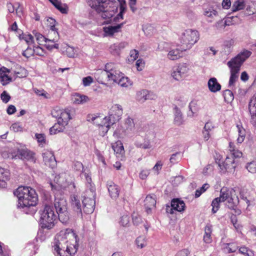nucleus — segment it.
Here are the masks:
<instances>
[{
    "mask_svg": "<svg viewBox=\"0 0 256 256\" xmlns=\"http://www.w3.org/2000/svg\"><path fill=\"white\" fill-rule=\"evenodd\" d=\"M79 238L70 228L62 230L57 234L54 242V250L57 256H72L78 250Z\"/></svg>",
    "mask_w": 256,
    "mask_h": 256,
    "instance_id": "f257e3e1",
    "label": "nucleus"
},
{
    "mask_svg": "<svg viewBox=\"0 0 256 256\" xmlns=\"http://www.w3.org/2000/svg\"><path fill=\"white\" fill-rule=\"evenodd\" d=\"M251 54V52L244 50L227 62V66L230 70L229 87L232 86L238 80L242 66Z\"/></svg>",
    "mask_w": 256,
    "mask_h": 256,
    "instance_id": "f03ea898",
    "label": "nucleus"
},
{
    "mask_svg": "<svg viewBox=\"0 0 256 256\" xmlns=\"http://www.w3.org/2000/svg\"><path fill=\"white\" fill-rule=\"evenodd\" d=\"M18 198L19 208H28L36 204L37 194L34 189L28 186H19L14 192Z\"/></svg>",
    "mask_w": 256,
    "mask_h": 256,
    "instance_id": "7ed1b4c3",
    "label": "nucleus"
},
{
    "mask_svg": "<svg viewBox=\"0 0 256 256\" xmlns=\"http://www.w3.org/2000/svg\"><path fill=\"white\" fill-rule=\"evenodd\" d=\"M88 120L99 126L102 136L107 133L110 126L115 123V120H112V116H104L98 114L88 115Z\"/></svg>",
    "mask_w": 256,
    "mask_h": 256,
    "instance_id": "20e7f679",
    "label": "nucleus"
},
{
    "mask_svg": "<svg viewBox=\"0 0 256 256\" xmlns=\"http://www.w3.org/2000/svg\"><path fill=\"white\" fill-rule=\"evenodd\" d=\"M200 38L199 32L193 29H187L180 34L179 40L184 50H189L196 44Z\"/></svg>",
    "mask_w": 256,
    "mask_h": 256,
    "instance_id": "39448f33",
    "label": "nucleus"
},
{
    "mask_svg": "<svg viewBox=\"0 0 256 256\" xmlns=\"http://www.w3.org/2000/svg\"><path fill=\"white\" fill-rule=\"evenodd\" d=\"M57 220V215L54 214L53 208L46 205L41 214L40 224L42 228L50 230L54 228Z\"/></svg>",
    "mask_w": 256,
    "mask_h": 256,
    "instance_id": "423d86ee",
    "label": "nucleus"
},
{
    "mask_svg": "<svg viewBox=\"0 0 256 256\" xmlns=\"http://www.w3.org/2000/svg\"><path fill=\"white\" fill-rule=\"evenodd\" d=\"M220 196L222 202H225L226 205L230 209H234L239 203L238 197L234 188H222L220 192Z\"/></svg>",
    "mask_w": 256,
    "mask_h": 256,
    "instance_id": "0eeeda50",
    "label": "nucleus"
},
{
    "mask_svg": "<svg viewBox=\"0 0 256 256\" xmlns=\"http://www.w3.org/2000/svg\"><path fill=\"white\" fill-rule=\"evenodd\" d=\"M54 206L58 215L59 220L63 224L69 220L70 216L68 212L67 202L63 197H55Z\"/></svg>",
    "mask_w": 256,
    "mask_h": 256,
    "instance_id": "6e6552de",
    "label": "nucleus"
},
{
    "mask_svg": "<svg viewBox=\"0 0 256 256\" xmlns=\"http://www.w3.org/2000/svg\"><path fill=\"white\" fill-rule=\"evenodd\" d=\"M95 196L96 192L94 188H91L86 191L82 200V210L84 213L90 214L93 212L96 205Z\"/></svg>",
    "mask_w": 256,
    "mask_h": 256,
    "instance_id": "1a4fd4ad",
    "label": "nucleus"
},
{
    "mask_svg": "<svg viewBox=\"0 0 256 256\" xmlns=\"http://www.w3.org/2000/svg\"><path fill=\"white\" fill-rule=\"evenodd\" d=\"M122 74L113 63H108L105 66V70L101 72L100 76L102 78H106L108 81L117 82Z\"/></svg>",
    "mask_w": 256,
    "mask_h": 256,
    "instance_id": "9d476101",
    "label": "nucleus"
},
{
    "mask_svg": "<svg viewBox=\"0 0 256 256\" xmlns=\"http://www.w3.org/2000/svg\"><path fill=\"white\" fill-rule=\"evenodd\" d=\"M134 120L128 117L125 120L124 126L118 127L114 132V136L118 138H123L132 133L134 130Z\"/></svg>",
    "mask_w": 256,
    "mask_h": 256,
    "instance_id": "9b49d317",
    "label": "nucleus"
},
{
    "mask_svg": "<svg viewBox=\"0 0 256 256\" xmlns=\"http://www.w3.org/2000/svg\"><path fill=\"white\" fill-rule=\"evenodd\" d=\"M71 112L70 110L68 108L65 110L54 108L52 111V115L58 119L59 123L66 126L72 118Z\"/></svg>",
    "mask_w": 256,
    "mask_h": 256,
    "instance_id": "f8f14e48",
    "label": "nucleus"
},
{
    "mask_svg": "<svg viewBox=\"0 0 256 256\" xmlns=\"http://www.w3.org/2000/svg\"><path fill=\"white\" fill-rule=\"evenodd\" d=\"M218 166L222 173L232 172H234L236 164L233 158L226 157L224 162L218 163Z\"/></svg>",
    "mask_w": 256,
    "mask_h": 256,
    "instance_id": "ddd939ff",
    "label": "nucleus"
},
{
    "mask_svg": "<svg viewBox=\"0 0 256 256\" xmlns=\"http://www.w3.org/2000/svg\"><path fill=\"white\" fill-rule=\"evenodd\" d=\"M33 34L38 44H42L43 42H44L46 43L45 46L46 48L50 50H52L53 48H58L59 45L58 44H54L53 45L50 44L48 43L46 37H45L42 34L36 32H33Z\"/></svg>",
    "mask_w": 256,
    "mask_h": 256,
    "instance_id": "4468645a",
    "label": "nucleus"
},
{
    "mask_svg": "<svg viewBox=\"0 0 256 256\" xmlns=\"http://www.w3.org/2000/svg\"><path fill=\"white\" fill-rule=\"evenodd\" d=\"M123 114L122 106L118 104L113 105L110 110V114L108 116H112V120L118 121Z\"/></svg>",
    "mask_w": 256,
    "mask_h": 256,
    "instance_id": "2eb2a0df",
    "label": "nucleus"
},
{
    "mask_svg": "<svg viewBox=\"0 0 256 256\" xmlns=\"http://www.w3.org/2000/svg\"><path fill=\"white\" fill-rule=\"evenodd\" d=\"M43 160L48 166L54 168L56 165V160L52 152L46 150L42 153Z\"/></svg>",
    "mask_w": 256,
    "mask_h": 256,
    "instance_id": "dca6fc26",
    "label": "nucleus"
},
{
    "mask_svg": "<svg viewBox=\"0 0 256 256\" xmlns=\"http://www.w3.org/2000/svg\"><path fill=\"white\" fill-rule=\"evenodd\" d=\"M114 0H88L89 6L96 12L104 10V6L108 4L107 2H112Z\"/></svg>",
    "mask_w": 256,
    "mask_h": 256,
    "instance_id": "f3484780",
    "label": "nucleus"
},
{
    "mask_svg": "<svg viewBox=\"0 0 256 256\" xmlns=\"http://www.w3.org/2000/svg\"><path fill=\"white\" fill-rule=\"evenodd\" d=\"M156 204V195L154 194L148 195L144 200V206L146 212L150 214L152 210L155 208Z\"/></svg>",
    "mask_w": 256,
    "mask_h": 256,
    "instance_id": "a211bd4d",
    "label": "nucleus"
},
{
    "mask_svg": "<svg viewBox=\"0 0 256 256\" xmlns=\"http://www.w3.org/2000/svg\"><path fill=\"white\" fill-rule=\"evenodd\" d=\"M155 98L154 94L146 90H141L136 93V98L141 102H144L148 100H154Z\"/></svg>",
    "mask_w": 256,
    "mask_h": 256,
    "instance_id": "6ab92c4d",
    "label": "nucleus"
},
{
    "mask_svg": "<svg viewBox=\"0 0 256 256\" xmlns=\"http://www.w3.org/2000/svg\"><path fill=\"white\" fill-rule=\"evenodd\" d=\"M72 206L78 214L82 216V211L79 197L77 194H72L70 196Z\"/></svg>",
    "mask_w": 256,
    "mask_h": 256,
    "instance_id": "aec40b11",
    "label": "nucleus"
},
{
    "mask_svg": "<svg viewBox=\"0 0 256 256\" xmlns=\"http://www.w3.org/2000/svg\"><path fill=\"white\" fill-rule=\"evenodd\" d=\"M18 157L22 160L35 162L34 154L28 149H21L18 152Z\"/></svg>",
    "mask_w": 256,
    "mask_h": 256,
    "instance_id": "412c9836",
    "label": "nucleus"
},
{
    "mask_svg": "<svg viewBox=\"0 0 256 256\" xmlns=\"http://www.w3.org/2000/svg\"><path fill=\"white\" fill-rule=\"evenodd\" d=\"M72 100L74 104H82L90 100L89 98L85 95L75 93L72 96Z\"/></svg>",
    "mask_w": 256,
    "mask_h": 256,
    "instance_id": "4be33fe9",
    "label": "nucleus"
},
{
    "mask_svg": "<svg viewBox=\"0 0 256 256\" xmlns=\"http://www.w3.org/2000/svg\"><path fill=\"white\" fill-rule=\"evenodd\" d=\"M108 191L112 199H116L119 196L120 190L118 186L112 182L108 183Z\"/></svg>",
    "mask_w": 256,
    "mask_h": 256,
    "instance_id": "5701e85b",
    "label": "nucleus"
},
{
    "mask_svg": "<svg viewBox=\"0 0 256 256\" xmlns=\"http://www.w3.org/2000/svg\"><path fill=\"white\" fill-rule=\"evenodd\" d=\"M208 85L209 90L212 92H216L221 89V85L215 78H210L208 81Z\"/></svg>",
    "mask_w": 256,
    "mask_h": 256,
    "instance_id": "b1692460",
    "label": "nucleus"
},
{
    "mask_svg": "<svg viewBox=\"0 0 256 256\" xmlns=\"http://www.w3.org/2000/svg\"><path fill=\"white\" fill-rule=\"evenodd\" d=\"M128 43L126 42L114 44L110 47V51L114 55L118 54L120 50L126 47Z\"/></svg>",
    "mask_w": 256,
    "mask_h": 256,
    "instance_id": "393cba45",
    "label": "nucleus"
},
{
    "mask_svg": "<svg viewBox=\"0 0 256 256\" xmlns=\"http://www.w3.org/2000/svg\"><path fill=\"white\" fill-rule=\"evenodd\" d=\"M60 36L57 29H52L48 31L46 37L48 43L53 42L54 44H57L56 42L58 40Z\"/></svg>",
    "mask_w": 256,
    "mask_h": 256,
    "instance_id": "a878e982",
    "label": "nucleus"
},
{
    "mask_svg": "<svg viewBox=\"0 0 256 256\" xmlns=\"http://www.w3.org/2000/svg\"><path fill=\"white\" fill-rule=\"evenodd\" d=\"M9 176V172L7 170L0 167V188L6 186V182L8 180Z\"/></svg>",
    "mask_w": 256,
    "mask_h": 256,
    "instance_id": "bb28decb",
    "label": "nucleus"
},
{
    "mask_svg": "<svg viewBox=\"0 0 256 256\" xmlns=\"http://www.w3.org/2000/svg\"><path fill=\"white\" fill-rule=\"evenodd\" d=\"M171 204L172 206L174 208L176 211L182 212L184 210L185 204L183 201L179 199H173L171 202Z\"/></svg>",
    "mask_w": 256,
    "mask_h": 256,
    "instance_id": "cd10ccee",
    "label": "nucleus"
},
{
    "mask_svg": "<svg viewBox=\"0 0 256 256\" xmlns=\"http://www.w3.org/2000/svg\"><path fill=\"white\" fill-rule=\"evenodd\" d=\"M122 26V24H118L116 26H106L104 28V31L106 34L112 36L114 33L118 32Z\"/></svg>",
    "mask_w": 256,
    "mask_h": 256,
    "instance_id": "c85d7f7f",
    "label": "nucleus"
},
{
    "mask_svg": "<svg viewBox=\"0 0 256 256\" xmlns=\"http://www.w3.org/2000/svg\"><path fill=\"white\" fill-rule=\"evenodd\" d=\"M182 50L178 48H174L170 50L167 55V58L172 60H177L182 57Z\"/></svg>",
    "mask_w": 256,
    "mask_h": 256,
    "instance_id": "c756f323",
    "label": "nucleus"
},
{
    "mask_svg": "<svg viewBox=\"0 0 256 256\" xmlns=\"http://www.w3.org/2000/svg\"><path fill=\"white\" fill-rule=\"evenodd\" d=\"M212 226L210 224H207L204 228V241L207 244L212 242Z\"/></svg>",
    "mask_w": 256,
    "mask_h": 256,
    "instance_id": "7c9ffc66",
    "label": "nucleus"
},
{
    "mask_svg": "<svg viewBox=\"0 0 256 256\" xmlns=\"http://www.w3.org/2000/svg\"><path fill=\"white\" fill-rule=\"evenodd\" d=\"M228 150L232 156L234 158H240L242 156V153L241 151L239 150L232 142H230L229 143Z\"/></svg>",
    "mask_w": 256,
    "mask_h": 256,
    "instance_id": "2f4dec72",
    "label": "nucleus"
},
{
    "mask_svg": "<svg viewBox=\"0 0 256 256\" xmlns=\"http://www.w3.org/2000/svg\"><path fill=\"white\" fill-rule=\"evenodd\" d=\"M66 126L62 125V124L59 123V122L57 120V122L56 123L54 126L50 129V134H55L57 133L62 132Z\"/></svg>",
    "mask_w": 256,
    "mask_h": 256,
    "instance_id": "473e14b6",
    "label": "nucleus"
},
{
    "mask_svg": "<svg viewBox=\"0 0 256 256\" xmlns=\"http://www.w3.org/2000/svg\"><path fill=\"white\" fill-rule=\"evenodd\" d=\"M62 48L63 52L69 58L74 57L77 52L76 50L74 47L70 46L68 45L64 46Z\"/></svg>",
    "mask_w": 256,
    "mask_h": 256,
    "instance_id": "72a5a7b5",
    "label": "nucleus"
},
{
    "mask_svg": "<svg viewBox=\"0 0 256 256\" xmlns=\"http://www.w3.org/2000/svg\"><path fill=\"white\" fill-rule=\"evenodd\" d=\"M236 128L238 132V137L237 138V142L238 144H241L244 142L245 138L246 130L240 124H238Z\"/></svg>",
    "mask_w": 256,
    "mask_h": 256,
    "instance_id": "f704fd0d",
    "label": "nucleus"
},
{
    "mask_svg": "<svg viewBox=\"0 0 256 256\" xmlns=\"http://www.w3.org/2000/svg\"><path fill=\"white\" fill-rule=\"evenodd\" d=\"M171 76L176 81H181L185 78L178 68H173L171 72Z\"/></svg>",
    "mask_w": 256,
    "mask_h": 256,
    "instance_id": "c9c22d12",
    "label": "nucleus"
},
{
    "mask_svg": "<svg viewBox=\"0 0 256 256\" xmlns=\"http://www.w3.org/2000/svg\"><path fill=\"white\" fill-rule=\"evenodd\" d=\"M188 107L190 112H189L188 114L190 116H193L199 110V107L197 102L195 100L192 101L190 103Z\"/></svg>",
    "mask_w": 256,
    "mask_h": 256,
    "instance_id": "e433bc0d",
    "label": "nucleus"
},
{
    "mask_svg": "<svg viewBox=\"0 0 256 256\" xmlns=\"http://www.w3.org/2000/svg\"><path fill=\"white\" fill-rule=\"evenodd\" d=\"M117 83L122 87H128L132 84V83L128 77L124 76V74L120 78L117 82Z\"/></svg>",
    "mask_w": 256,
    "mask_h": 256,
    "instance_id": "4c0bfd02",
    "label": "nucleus"
},
{
    "mask_svg": "<svg viewBox=\"0 0 256 256\" xmlns=\"http://www.w3.org/2000/svg\"><path fill=\"white\" fill-rule=\"evenodd\" d=\"M222 202L221 199V197L220 196L219 197L215 198L212 202L211 206H212V212L215 214L218 212L220 208V203Z\"/></svg>",
    "mask_w": 256,
    "mask_h": 256,
    "instance_id": "58836bf2",
    "label": "nucleus"
},
{
    "mask_svg": "<svg viewBox=\"0 0 256 256\" xmlns=\"http://www.w3.org/2000/svg\"><path fill=\"white\" fill-rule=\"evenodd\" d=\"M135 244L138 248H142L146 246V238L144 236H141L138 237Z\"/></svg>",
    "mask_w": 256,
    "mask_h": 256,
    "instance_id": "ea45409f",
    "label": "nucleus"
},
{
    "mask_svg": "<svg viewBox=\"0 0 256 256\" xmlns=\"http://www.w3.org/2000/svg\"><path fill=\"white\" fill-rule=\"evenodd\" d=\"M174 122L178 126L182 124L183 122L182 112L177 108H175Z\"/></svg>",
    "mask_w": 256,
    "mask_h": 256,
    "instance_id": "a19ab883",
    "label": "nucleus"
},
{
    "mask_svg": "<svg viewBox=\"0 0 256 256\" xmlns=\"http://www.w3.org/2000/svg\"><path fill=\"white\" fill-rule=\"evenodd\" d=\"M244 2L243 0H237L232 4V12H236L244 9Z\"/></svg>",
    "mask_w": 256,
    "mask_h": 256,
    "instance_id": "79ce46f5",
    "label": "nucleus"
},
{
    "mask_svg": "<svg viewBox=\"0 0 256 256\" xmlns=\"http://www.w3.org/2000/svg\"><path fill=\"white\" fill-rule=\"evenodd\" d=\"M100 14V16L104 19H109L113 16L114 12L108 11L106 10V6H104V10L100 12H96Z\"/></svg>",
    "mask_w": 256,
    "mask_h": 256,
    "instance_id": "37998d69",
    "label": "nucleus"
},
{
    "mask_svg": "<svg viewBox=\"0 0 256 256\" xmlns=\"http://www.w3.org/2000/svg\"><path fill=\"white\" fill-rule=\"evenodd\" d=\"M112 148L116 154H122L124 151V146L120 141L116 142L112 144Z\"/></svg>",
    "mask_w": 256,
    "mask_h": 256,
    "instance_id": "c03bdc74",
    "label": "nucleus"
},
{
    "mask_svg": "<svg viewBox=\"0 0 256 256\" xmlns=\"http://www.w3.org/2000/svg\"><path fill=\"white\" fill-rule=\"evenodd\" d=\"M245 168L252 174L256 173V160L248 162L245 166Z\"/></svg>",
    "mask_w": 256,
    "mask_h": 256,
    "instance_id": "a18cd8bd",
    "label": "nucleus"
},
{
    "mask_svg": "<svg viewBox=\"0 0 256 256\" xmlns=\"http://www.w3.org/2000/svg\"><path fill=\"white\" fill-rule=\"evenodd\" d=\"M223 96L224 100L227 102H232L234 98L233 93L229 90H226L224 92Z\"/></svg>",
    "mask_w": 256,
    "mask_h": 256,
    "instance_id": "49530a36",
    "label": "nucleus"
},
{
    "mask_svg": "<svg viewBox=\"0 0 256 256\" xmlns=\"http://www.w3.org/2000/svg\"><path fill=\"white\" fill-rule=\"evenodd\" d=\"M177 68L186 77L190 70L188 64L186 63H182L180 64Z\"/></svg>",
    "mask_w": 256,
    "mask_h": 256,
    "instance_id": "de8ad7c7",
    "label": "nucleus"
},
{
    "mask_svg": "<svg viewBox=\"0 0 256 256\" xmlns=\"http://www.w3.org/2000/svg\"><path fill=\"white\" fill-rule=\"evenodd\" d=\"M204 14L207 17L212 18L218 15V12L212 8H208L204 10Z\"/></svg>",
    "mask_w": 256,
    "mask_h": 256,
    "instance_id": "09e8293b",
    "label": "nucleus"
},
{
    "mask_svg": "<svg viewBox=\"0 0 256 256\" xmlns=\"http://www.w3.org/2000/svg\"><path fill=\"white\" fill-rule=\"evenodd\" d=\"M53 5L63 14L66 13V10L65 8L62 6L61 4L58 0H49Z\"/></svg>",
    "mask_w": 256,
    "mask_h": 256,
    "instance_id": "8fccbe9b",
    "label": "nucleus"
},
{
    "mask_svg": "<svg viewBox=\"0 0 256 256\" xmlns=\"http://www.w3.org/2000/svg\"><path fill=\"white\" fill-rule=\"evenodd\" d=\"M240 253L244 254V256H254V254L252 251L248 249L246 247H240L238 249Z\"/></svg>",
    "mask_w": 256,
    "mask_h": 256,
    "instance_id": "3c124183",
    "label": "nucleus"
},
{
    "mask_svg": "<svg viewBox=\"0 0 256 256\" xmlns=\"http://www.w3.org/2000/svg\"><path fill=\"white\" fill-rule=\"evenodd\" d=\"M130 218L128 215L122 216L120 221V224L123 226H127L129 225Z\"/></svg>",
    "mask_w": 256,
    "mask_h": 256,
    "instance_id": "603ef678",
    "label": "nucleus"
},
{
    "mask_svg": "<svg viewBox=\"0 0 256 256\" xmlns=\"http://www.w3.org/2000/svg\"><path fill=\"white\" fill-rule=\"evenodd\" d=\"M20 39L24 40L28 44L30 45L34 43V37L31 34H24L22 37H20Z\"/></svg>",
    "mask_w": 256,
    "mask_h": 256,
    "instance_id": "864d4df0",
    "label": "nucleus"
},
{
    "mask_svg": "<svg viewBox=\"0 0 256 256\" xmlns=\"http://www.w3.org/2000/svg\"><path fill=\"white\" fill-rule=\"evenodd\" d=\"M226 24L225 21L220 20L216 22L214 26L220 32H222L225 28Z\"/></svg>",
    "mask_w": 256,
    "mask_h": 256,
    "instance_id": "5fc2aeb1",
    "label": "nucleus"
},
{
    "mask_svg": "<svg viewBox=\"0 0 256 256\" xmlns=\"http://www.w3.org/2000/svg\"><path fill=\"white\" fill-rule=\"evenodd\" d=\"M34 54V48H30L29 46L28 47V48L23 52L22 55L27 58H30L31 56H33Z\"/></svg>",
    "mask_w": 256,
    "mask_h": 256,
    "instance_id": "6e6d98bb",
    "label": "nucleus"
},
{
    "mask_svg": "<svg viewBox=\"0 0 256 256\" xmlns=\"http://www.w3.org/2000/svg\"><path fill=\"white\" fill-rule=\"evenodd\" d=\"M248 110L251 116L250 122L254 126H256V110Z\"/></svg>",
    "mask_w": 256,
    "mask_h": 256,
    "instance_id": "4d7b16f0",
    "label": "nucleus"
},
{
    "mask_svg": "<svg viewBox=\"0 0 256 256\" xmlns=\"http://www.w3.org/2000/svg\"><path fill=\"white\" fill-rule=\"evenodd\" d=\"M35 138L38 142L40 144H43L46 142V136L43 134H36Z\"/></svg>",
    "mask_w": 256,
    "mask_h": 256,
    "instance_id": "13d9d810",
    "label": "nucleus"
},
{
    "mask_svg": "<svg viewBox=\"0 0 256 256\" xmlns=\"http://www.w3.org/2000/svg\"><path fill=\"white\" fill-rule=\"evenodd\" d=\"M234 41L232 39L226 40L224 42V46L225 48L228 49V52L231 51L232 48L234 45Z\"/></svg>",
    "mask_w": 256,
    "mask_h": 256,
    "instance_id": "bf43d9fd",
    "label": "nucleus"
},
{
    "mask_svg": "<svg viewBox=\"0 0 256 256\" xmlns=\"http://www.w3.org/2000/svg\"><path fill=\"white\" fill-rule=\"evenodd\" d=\"M162 163L161 161H158L155 166L153 167L152 170L155 172L156 174L158 175L159 174V171L162 169Z\"/></svg>",
    "mask_w": 256,
    "mask_h": 256,
    "instance_id": "052dcab7",
    "label": "nucleus"
},
{
    "mask_svg": "<svg viewBox=\"0 0 256 256\" xmlns=\"http://www.w3.org/2000/svg\"><path fill=\"white\" fill-rule=\"evenodd\" d=\"M190 254V251L187 248H184L178 252L175 256H188Z\"/></svg>",
    "mask_w": 256,
    "mask_h": 256,
    "instance_id": "680f3d73",
    "label": "nucleus"
},
{
    "mask_svg": "<svg viewBox=\"0 0 256 256\" xmlns=\"http://www.w3.org/2000/svg\"><path fill=\"white\" fill-rule=\"evenodd\" d=\"M256 110V96L252 98L249 102L248 109Z\"/></svg>",
    "mask_w": 256,
    "mask_h": 256,
    "instance_id": "e2e57ef3",
    "label": "nucleus"
},
{
    "mask_svg": "<svg viewBox=\"0 0 256 256\" xmlns=\"http://www.w3.org/2000/svg\"><path fill=\"white\" fill-rule=\"evenodd\" d=\"M0 98L2 102L7 103L10 100V96L6 92L4 91L0 95Z\"/></svg>",
    "mask_w": 256,
    "mask_h": 256,
    "instance_id": "0e129e2a",
    "label": "nucleus"
},
{
    "mask_svg": "<svg viewBox=\"0 0 256 256\" xmlns=\"http://www.w3.org/2000/svg\"><path fill=\"white\" fill-rule=\"evenodd\" d=\"M150 173V170H143L140 173V178L142 180H145Z\"/></svg>",
    "mask_w": 256,
    "mask_h": 256,
    "instance_id": "69168bd1",
    "label": "nucleus"
},
{
    "mask_svg": "<svg viewBox=\"0 0 256 256\" xmlns=\"http://www.w3.org/2000/svg\"><path fill=\"white\" fill-rule=\"evenodd\" d=\"M92 82L93 79L90 76L84 78L82 79V83L84 86H90L92 83Z\"/></svg>",
    "mask_w": 256,
    "mask_h": 256,
    "instance_id": "338daca9",
    "label": "nucleus"
},
{
    "mask_svg": "<svg viewBox=\"0 0 256 256\" xmlns=\"http://www.w3.org/2000/svg\"><path fill=\"white\" fill-rule=\"evenodd\" d=\"M47 21L48 22V24L50 28V30H52V29H56L55 28V25L56 23L55 20L52 18H48Z\"/></svg>",
    "mask_w": 256,
    "mask_h": 256,
    "instance_id": "774afa93",
    "label": "nucleus"
}]
</instances>
